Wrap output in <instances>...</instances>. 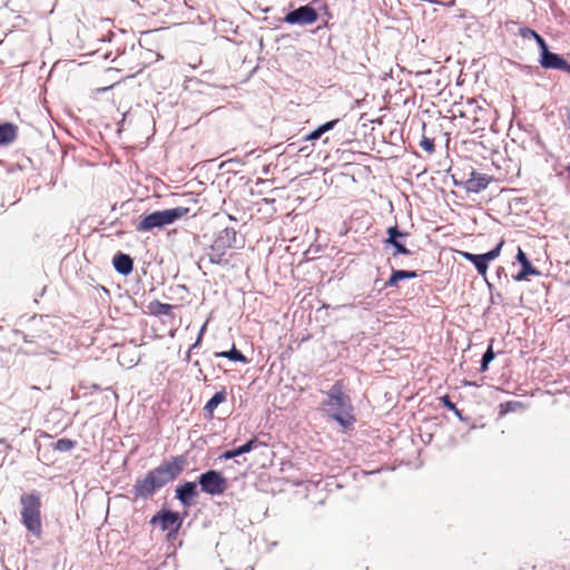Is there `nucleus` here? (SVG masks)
<instances>
[{
    "instance_id": "nucleus-40",
    "label": "nucleus",
    "mask_w": 570,
    "mask_h": 570,
    "mask_svg": "<svg viewBox=\"0 0 570 570\" xmlns=\"http://www.w3.org/2000/svg\"><path fill=\"white\" fill-rule=\"evenodd\" d=\"M0 444H3L7 450L10 449V445L7 443V441L4 439H0Z\"/></svg>"
},
{
    "instance_id": "nucleus-14",
    "label": "nucleus",
    "mask_w": 570,
    "mask_h": 570,
    "mask_svg": "<svg viewBox=\"0 0 570 570\" xmlns=\"http://www.w3.org/2000/svg\"><path fill=\"white\" fill-rule=\"evenodd\" d=\"M112 264L117 273L127 276L134 269V261L128 254L117 253L112 258Z\"/></svg>"
},
{
    "instance_id": "nucleus-41",
    "label": "nucleus",
    "mask_w": 570,
    "mask_h": 570,
    "mask_svg": "<svg viewBox=\"0 0 570 570\" xmlns=\"http://www.w3.org/2000/svg\"><path fill=\"white\" fill-rule=\"evenodd\" d=\"M234 361H240V362H247L248 358L242 357V358H233Z\"/></svg>"
},
{
    "instance_id": "nucleus-23",
    "label": "nucleus",
    "mask_w": 570,
    "mask_h": 570,
    "mask_svg": "<svg viewBox=\"0 0 570 570\" xmlns=\"http://www.w3.org/2000/svg\"><path fill=\"white\" fill-rule=\"evenodd\" d=\"M440 403L452 411L458 417L462 420L461 411L456 407V405L450 400L449 395H443L439 397Z\"/></svg>"
},
{
    "instance_id": "nucleus-8",
    "label": "nucleus",
    "mask_w": 570,
    "mask_h": 570,
    "mask_svg": "<svg viewBox=\"0 0 570 570\" xmlns=\"http://www.w3.org/2000/svg\"><path fill=\"white\" fill-rule=\"evenodd\" d=\"M317 12L316 10L306 4L301 6L297 9L291 10L287 12V14L284 17V21L288 24H312L317 20Z\"/></svg>"
},
{
    "instance_id": "nucleus-42",
    "label": "nucleus",
    "mask_w": 570,
    "mask_h": 570,
    "mask_svg": "<svg viewBox=\"0 0 570 570\" xmlns=\"http://www.w3.org/2000/svg\"><path fill=\"white\" fill-rule=\"evenodd\" d=\"M567 171H568V175H569V178H570V166L567 167Z\"/></svg>"
},
{
    "instance_id": "nucleus-22",
    "label": "nucleus",
    "mask_w": 570,
    "mask_h": 570,
    "mask_svg": "<svg viewBox=\"0 0 570 570\" xmlns=\"http://www.w3.org/2000/svg\"><path fill=\"white\" fill-rule=\"evenodd\" d=\"M77 442L76 441H72L70 439H59L56 443H55V450L57 451H60V452H68L70 450H72L75 446H76Z\"/></svg>"
},
{
    "instance_id": "nucleus-5",
    "label": "nucleus",
    "mask_w": 570,
    "mask_h": 570,
    "mask_svg": "<svg viewBox=\"0 0 570 570\" xmlns=\"http://www.w3.org/2000/svg\"><path fill=\"white\" fill-rule=\"evenodd\" d=\"M237 233L234 228L226 227L215 237L207 257L209 263L226 266L229 261L225 257L228 248L235 247Z\"/></svg>"
},
{
    "instance_id": "nucleus-29",
    "label": "nucleus",
    "mask_w": 570,
    "mask_h": 570,
    "mask_svg": "<svg viewBox=\"0 0 570 570\" xmlns=\"http://www.w3.org/2000/svg\"><path fill=\"white\" fill-rule=\"evenodd\" d=\"M323 135L321 134L320 129L316 128L314 129L313 131H311L308 135H306L304 137V140L305 141H313V140H317L322 137Z\"/></svg>"
},
{
    "instance_id": "nucleus-4",
    "label": "nucleus",
    "mask_w": 570,
    "mask_h": 570,
    "mask_svg": "<svg viewBox=\"0 0 570 570\" xmlns=\"http://www.w3.org/2000/svg\"><path fill=\"white\" fill-rule=\"evenodd\" d=\"M188 213L189 208L183 206L153 212L141 218V220L136 225V230L145 233L150 232L154 228H163L183 218Z\"/></svg>"
},
{
    "instance_id": "nucleus-35",
    "label": "nucleus",
    "mask_w": 570,
    "mask_h": 570,
    "mask_svg": "<svg viewBox=\"0 0 570 570\" xmlns=\"http://www.w3.org/2000/svg\"><path fill=\"white\" fill-rule=\"evenodd\" d=\"M461 368H462L463 371H470V370H471L470 362H469V361H466V360H465V361H463V362L461 363Z\"/></svg>"
},
{
    "instance_id": "nucleus-10",
    "label": "nucleus",
    "mask_w": 570,
    "mask_h": 570,
    "mask_svg": "<svg viewBox=\"0 0 570 570\" xmlns=\"http://www.w3.org/2000/svg\"><path fill=\"white\" fill-rule=\"evenodd\" d=\"M151 523L159 522L161 530H170L174 533H177L183 520L179 518V514L177 512L173 511H161L158 514L154 515Z\"/></svg>"
},
{
    "instance_id": "nucleus-32",
    "label": "nucleus",
    "mask_w": 570,
    "mask_h": 570,
    "mask_svg": "<svg viewBox=\"0 0 570 570\" xmlns=\"http://www.w3.org/2000/svg\"><path fill=\"white\" fill-rule=\"evenodd\" d=\"M206 327H207V322L202 326L200 331H199V334H198V337H197V341L196 343L189 348L188 353H187V356H190V353L193 351V348L196 347V345L200 342L202 340V335L204 334V332L206 331Z\"/></svg>"
},
{
    "instance_id": "nucleus-38",
    "label": "nucleus",
    "mask_w": 570,
    "mask_h": 570,
    "mask_svg": "<svg viewBox=\"0 0 570 570\" xmlns=\"http://www.w3.org/2000/svg\"><path fill=\"white\" fill-rule=\"evenodd\" d=\"M482 356H487V357H490V356H495V354L493 353V350L491 346L488 347V350L483 353Z\"/></svg>"
},
{
    "instance_id": "nucleus-34",
    "label": "nucleus",
    "mask_w": 570,
    "mask_h": 570,
    "mask_svg": "<svg viewBox=\"0 0 570 570\" xmlns=\"http://www.w3.org/2000/svg\"><path fill=\"white\" fill-rule=\"evenodd\" d=\"M560 70L566 71L567 73H570V63L564 59L563 66L560 68Z\"/></svg>"
},
{
    "instance_id": "nucleus-1",
    "label": "nucleus",
    "mask_w": 570,
    "mask_h": 570,
    "mask_svg": "<svg viewBox=\"0 0 570 570\" xmlns=\"http://www.w3.org/2000/svg\"><path fill=\"white\" fill-rule=\"evenodd\" d=\"M187 461L185 456H171L157 468L150 470L144 479L136 481L134 497L136 499L150 498L158 489L175 480L184 470Z\"/></svg>"
},
{
    "instance_id": "nucleus-27",
    "label": "nucleus",
    "mask_w": 570,
    "mask_h": 570,
    "mask_svg": "<svg viewBox=\"0 0 570 570\" xmlns=\"http://www.w3.org/2000/svg\"><path fill=\"white\" fill-rule=\"evenodd\" d=\"M337 122H338V119L330 120V121L322 124L317 128L320 129L321 134L324 135L325 132L332 130L336 126Z\"/></svg>"
},
{
    "instance_id": "nucleus-6",
    "label": "nucleus",
    "mask_w": 570,
    "mask_h": 570,
    "mask_svg": "<svg viewBox=\"0 0 570 570\" xmlns=\"http://www.w3.org/2000/svg\"><path fill=\"white\" fill-rule=\"evenodd\" d=\"M202 491L210 495L223 494L227 489V480L218 471H207L198 478Z\"/></svg>"
},
{
    "instance_id": "nucleus-15",
    "label": "nucleus",
    "mask_w": 570,
    "mask_h": 570,
    "mask_svg": "<svg viewBox=\"0 0 570 570\" xmlns=\"http://www.w3.org/2000/svg\"><path fill=\"white\" fill-rule=\"evenodd\" d=\"M18 136V127L11 122H0V146L12 144Z\"/></svg>"
},
{
    "instance_id": "nucleus-3",
    "label": "nucleus",
    "mask_w": 570,
    "mask_h": 570,
    "mask_svg": "<svg viewBox=\"0 0 570 570\" xmlns=\"http://www.w3.org/2000/svg\"><path fill=\"white\" fill-rule=\"evenodd\" d=\"M21 522L37 539L42 535L41 498L36 491L20 497Z\"/></svg>"
},
{
    "instance_id": "nucleus-18",
    "label": "nucleus",
    "mask_w": 570,
    "mask_h": 570,
    "mask_svg": "<svg viewBox=\"0 0 570 570\" xmlns=\"http://www.w3.org/2000/svg\"><path fill=\"white\" fill-rule=\"evenodd\" d=\"M416 277L417 272L415 271L392 269V274L390 278L385 282L384 287H394L397 285L400 281L412 279Z\"/></svg>"
},
{
    "instance_id": "nucleus-16",
    "label": "nucleus",
    "mask_w": 570,
    "mask_h": 570,
    "mask_svg": "<svg viewBox=\"0 0 570 570\" xmlns=\"http://www.w3.org/2000/svg\"><path fill=\"white\" fill-rule=\"evenodd\" d=\"M174 308H175L174 305L161 303L158 299H154L147 305L148 313L150 315H154L157 317H160V316L173 317Z\"/></svg>"
},
{
    "instance_id": "nucleus-39",
    "label": "nucleus",
    "mask_w": 570,
    "mask_h": 570,
    "mask_svg": "<svg viewBox=\"0 0 570 570\" xmlns=\"http://www.w3.org/2000/svg\"><path fill=\"white\" fill-rule=\"evenodd\" d=\"M232 451H233V454H234L235 458L243 454V452L240 451L239 446L234 449V450H232Z\"/></svg>"
},
{
    "instance_id": "nucleus-13",
    "label": "nucleus",
    "mask_w": 570,
    "mask_h": 570,
    "mask_svg": "<svg viewBox=\"0 0 570 570\" xmlns=\"http://www.w3.org/2000/svg\"><path fill=\"white\" fill-rule=\"evenodd\" d=\"M197 494L198 492L194 482H186L183 485L176 488V498L185 507H190L193 504L194 498L197 497Z\"/></svg>"
},
{
    "instance_id": "nucleus-36",
    "label": "nucleus",
    "mask_w": 570,
    "mask_h": 570,
    "mask_svg": "<svg viewBox=\"0 0 570 570\" xmlns=\"http://www.w3.org/2000/svg\"><path fill=\"white\" fill-rule=\"evenodd\" d=\"M228 352H230V355L244 356L243 353L238 351L235 346H233Z\"/></svg>"
},
{
    "instance_id": "nucleus-33",
    "label": "nucleus",
    "mask_w": 570,
    "mask_h": 570,
    "mask_svg": "<svg viewBox=\"0 0 570 570\" xmlns=\"http://www.w3.org/2000/svg\"><path fill=\"white\" fill-rule=\"evenodd\" d=\"M222 458L225 459V460H229V459H234V454H233V451L229 450V451H226L222 454Z\"/></svg>"
},
{
    "instance_id": "nucleus-7",
    "label": "nucleus",
    "mask_w": 570,
    "mask_h": 570,
    "mask_svg": "<svg viewBox=\"0 0 570 570\" xmlns=\"http://www.w3.org/2000/svg\"><path fill=\"white\" fill-rule=\"evenodd\" d=\"M503 246V240H501L494 248L484 253V254H472L469 252H461V255L464 259L472 263L476 269V272L484 276L488 271L489 262L495 259L501 252Z\"/></svg>"
},
{
    "instance_id": "nucleus-11",
    "label": "nucleus",
    "mask_w": 570,
    "mask_h": 570,
    "mask_svg": "<svg viewBox=\"0 0 570 570\" xmlns=\"http://www.w3.org/2000/svg\"><path fill=\"white\" fill-rule=\"evenodd\" d=\"M515 258L521 265V271L518 274L512 276L515 282H522V281L527 279V277L530 275H534V276L540 275V272L535 267L532 266L531 262L527 257V254L521 249V247H518V253H517Z\"/></svg>"
},
{
    "instance_id": "nucleus-2",
    "label": "nucleus",
    "mask_w": 570,
    "mask_h": 570,
    "mask_svg": "<svg viewBox=\"0 0 570 570\" xmlns=\"http://www.w3.org/2000/svg\"><path fill=\"white\" fill-rule=\"evenodd\" d=\"M328 399L323 402L325 410L333 412L332 416L341 425L347 426L352 423L353 416L350 396L344 393L343 381H337L330 392Z\"/></svg>"
},
{
    "instance_id": "nucleus-21",
    "label": "nucleus",
    "mask_w": 570,
    "mask_h": 570,
    "mask_svg": "<svg viewBox=\"0 0 570 570\" xmlns=\"http://www.w3.org/2000/svg\"><path fill=\"white\" fill-rule=\"evenodd\" d=\"M386 233L387 238L385 239V243H395V240H400L409 235L407 233L400 230L396 225L389 227Z\"/></svg>"
},
{
    "instance_id": "nucleus-26",
    "label": "nucleus",
    "mask_w": 570,
    "mask_h": 570,
    "mask_svg": "<svg viewBox=\"0 0 570 570\" xmlns=\"http://www.w3.org/2000/svg\"><path fill=\"white\" fill-rule=\"evenodd\" d=\"M420 146L429 154H432L434 151V141L431 138L423 137L421 139Z\"/></svg>"
},
{
    "instance_id": "nucleus-19",
    "label": "nucleus",
    "mask_w": 570,
    "mask_h": 570,
    "mask_svg": "<svg viewBox=\"0 0 570 570\" xmlns=\"http://www.w3.org/2000/svg\"><path fill=\"white\" fill-rule=\"evenodd\" d=\"M469 105L471 107V111L474 114L472 125L473 130L476 131L483 129V126L487 124L484 116L488 114V110L480 106H474V101L472 100L469 101Z\"/></svg>"
},
{
    "instance_id": "nucleus-31",
    "label": "nucleus",
    "mask_w": 570,
    "mask_h": 570,
    "mask_svg": "<svg viewBox=\"0 0 570 570\" xmlns=\"http://www.w3.org/2000/svg\"><path fill=\"white\" fill-rule=\"evenodd\" d=\"M562 112H563V116H564V125L570 130V105L569 106H564L562 108Z\"/></svg>"
},
{
    "instance_id": "nucleus-9",
    "label": "nucleus",
    "mask_w": 570,
    "mask_h": 570,
    "mask_svg": "<svg viewBox=\"0 0 570 570\" xmlns=\"http://www.w3.org/2000/svg\"><path fill=\"white\" fill-rule=\"evenodd\" d=\"M490 180V176L472 170L470 177L466 180L458 181L454 178V185L458 187H463L468 193L478 194L489 186Z\"/></svg>"
},
{
    "instance_id": "nucleus-12",
    "label": "nucleus",
    "mask_w": 570,
    "mask_h": 570,
    "mask_svg": "<svg viewBox=\"0 0 570 570\" xmlns=\"http://www.w3.org/2000/svg\"><path fill=\"white\" fill-rule=\"evenodd\" d=\"M564 58L558 53L551 52L549 50L548 45H544L540 49V59L539 62L544 69H554L560 70L563 66Z\"/></svg>"
},
{
    "instance_id": "nucleus-30",
    "label": "nucleus",
    "mask_w": 570,
    "mask_h": 570,
    "mask_svg": "<svg viewBox=\"0 0 570 570\" xmlns=\"http://www.w3.org/2000/svg\"><path fill=\"white\" fill-rule=\"evenodd\" d=\"M493 358H481L476 361L475 363L479 364V367H476V373H482L488 368L489 362H491Z\"/></svg>"
},
{
    "instance_id": "nucleus-20",
    "label": "nucleus",
    "mask_w": 570,
    "mask_h": 570,
    "mask_svg": "<svg viewBox=\"0 0 570 570\" xmlns=\"http://www.w3.org/2000/svg\"><path fill=\"white\" fill-rule=\"evenodd\" d=\"M519 35L524 39H534L539 46V49L547 45L546 40L537 31L529 27L520 28Z\"/></svg>"
},
{
    "instance_id": "nucleus-37",
    "label": "nucleus",
    "mask_w": 570,
    "mask_h": 570,
    "mask_svg": "<svg viewBox=\"0 0 570 570\" xmlns=\"http://www.w3.org/2000/svg\"><path fill=\"white\" fill-rule=\"evenodd\" d=\"M214 356H224V357H227V356H232V355H230V352H228V351H222V352H216V353L214 354Z\"/></svg>"
},
{
    "instance_id": "nucleus-25",
    "label": "nucleus",
    "mask_w": 570,
    "mask_h": 570,
    "mask_svg": "<svg viewBox=\"0 0 570 570\" xmlns=\"http://www.w3.org/2000/svg\"><path fill=\"white\" fill-rule=\"evenodd\" d=\"M387 245L393 246L395 249L393 256L402 255H412V252L405 247V245L401 240H395V243H386Z\"/></svg>"
},
{
    "instance_id": "nucleus-28",
    "label": "nucleus",
    "mask_w": 570,
    "mask_h": 570,
    "mask_svg": "<svg viewBox=\"0 0 570 570\" xmlns=\"http://www.w3.org/2000/svg\"><path fill=\"white\" fill-rule=\"evenodd\" d=\"M256 445H257V440L256 439H252L247 443H245L244 445L239 446V449H240V451L244 454V453H247V452L252 451Z\"/></svg>"
},
{
    "instance_id": "nucleus-17",
    "label": "nucleus",
    "mask_w": 570,
    "mask_h": 570,
    "mask_svg": "<svg viewBox=\"0 0 570 570\" xmlns=\"http://www.w3.org/2000/svg\"><path fill=\"white\" fill-rule=\"evenodd\" d=\"M227 399V393L225 390H222L219 392H216L213 397L205 404L204 412L205 416L208 420H212L214 417V412L217 409V406L222 403H224Z\"/></svg>"
},
{
    "instance_id": "nucleus-24",
    "label": "nucleus",
    "mask_w": 570,
    "mask_h": 570,
    "mask_svg": "<svg viewBox=\"0 0 570 570\" xmlns=\"http://www.w3.org/2000/svg\"><path fill=\"white\" fill-rule=\"evenodd\" d=\"M520 406H521V404L519 402H515V401H509V402H505V403H501L500 404V412H499V414H500V416H503V415H505L509 412L515 411Z\"/></svg>"
}]
</instances>
